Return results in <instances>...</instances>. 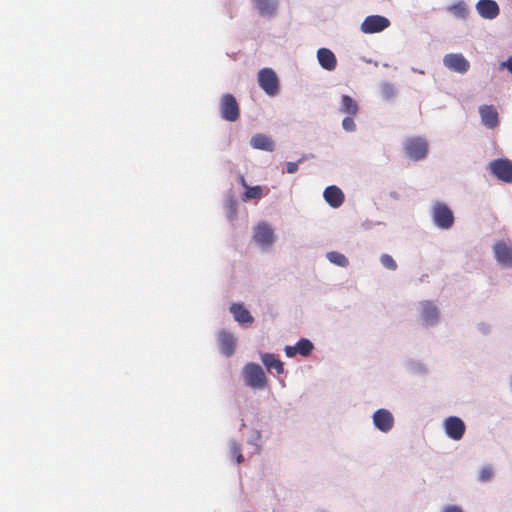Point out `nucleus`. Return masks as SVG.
Returning a JSON list of instances; mask_svg holds the SVG:
<instances>
[{
    "label": "nucleus",
    "mask_w": 512,
    "mask_h": 512,
    "mask_svg": "<svg viewBox=\"0 0 512 512\" xmlns=\"http://www.w3.org/2000/svg\"><path fill=\"white\" fill-rule=\"evenodd\" d=\"M253 239L261 246H269L275 240L274 232L270 225L267 223H261L255 228Z\"/></svg>",
    "instance_id": "12"
},
{
    "label": "nucleus",
    "mask_w": 512,
    "mask_h": 512,
    "mask_svg": "<svg viewBox=\"0 0 512 512\" xmlns=\"http://www.w3.org/2000/svg\"><path fill=\"white\" fill-rule=\"evenodd\" d=\"M390 26V20L381 15L367 16L361 24V31L365 34L379 33Z\"/></svg>",
    "instance_id": "6"
},
{
    "label": "nucleus",
    "mask_w": 512,
    "mask_h": 512,
    "mask_svg": "<svg viewBox=\"0 0 512 512\" xmlns=\"http://www.w3.org/2000/svg\"><path fill=\"white\" fill-rule=\"evenodd\" d=\"M253 3L262 16L274 15L278 6V0H253Z\"/></svg>",
    "instance_id": "20"
},
{
    "label": "nucleus",
    "mask_w": 512,
    "mask_h": 512,
    "mask_svg": "<svg viewBox=\"0 0 512 512\" xmlns=\"http://www.w3.org/2000/svg\"><path fill=\"white\" fill-rule=\"evenodd\" d=\"M476 10L482 18L490 20L495 19L500 13L499 6L494 0H479Z\"/></svg>",
    "instance_id": "13"
},
{
    "label": "nucleus",
    "mask_w": 512,
    "mask_h": 512,
    "mask_svg": "<svg viewBox=\"0 0 512 512\" xmlns=\"http://www.w3.org/2000/svg\"><path fill=\"white\" fill-rule=\"evenodd\" d=\"M325 201L333 208H338L344 202V194L337 186H328L323 193Z\"/></svg>",
    "instance_id": "16"
},
{
    "label": "nucleus",
    "mask_w": 512,
    "mask_h": 512,
    "mask_svg": "<svg viewBox=\"0 0 512 512\" xmlns=\"http://www.w3.org/2000/svg\"><path fill=\"white\" fill-rule=\"evenodd\" d=\"M287 173L293 174L297 172L298 170V163L297 162H288L286 165Z\"/></svg>",
    "instance_id": "33"
},
{
    "label": "nucleus",
    "mask_w": 512,
    "mask_h": 512,
    "mask_svg": "<svg viewBox=\"0 0 512 512\" xmlns=\"http://www.w3.org/2000/svg\"><path fill=\"white\" fill-rule=\"evenodd\" d=\"M243 376L247 386L254 389H263L267 384L265 373L256 363H248L243 368Z\"/></svg>",
    "instance_id": "1"
},
{
    "label": "nucleus",
    "mask_w": 512,
    "mask_h": 512,
    "mask_svg": "<svg viewBox=\"0 0 512 512\" xmlns=\"http://www.w3.org/2000/svg\"><path fill=\"white\" fill-rule=\"evenodd\" d=\"M406 154L413 160H421L426 157L428 152V143L424 138L411 137L404 144Z\"/></svg>",
    "instance_id": "4"
},
{
    "label": "nucleus",
    "mask_w": 512,
    "mask_h": 512,
    "mask_svg": "<svg viewBox=\"0 0 512 512\" xmlns=\"http://www.w3.org/2000/svg\"><path fill=\"white\" fill-rule=\"evenodd\" d=\"M220 113L221 117L229 122H235L239 119V105L232 94L226 93L222 96L220 100Z\"/></svg>",
    "instance_id": "3"
},
{
    "label": "nucleus",
    "mask_w": 512,
    "mask_h": 512,
    "mask_svg": "<svg viewBox=\"0 0 512 512\" xmlns=\"http://www.w3.org/2000/svg\"><path fill=\"white\" fill-rule=\"evenodd\" d=\"M218 342L222 354H224L227 357H230L234 353L236 347V340L231 333L224 330L220 331L218 333Z\"/></svg>",
    "instance_id": "14"
},
{
    "label": "nucleus",
    "mask_w": 512,
    "mask_h": 512,
    "mask_svg": "<svg viewBox=\"0 0 512 512\" xmlns=\"http://www.w3.org/2000/svg\"><path fill=\"white\" fill-rule=\"evenodd\" d=\"M285 353L288 357H293L295 356L298 352H297V347L296 345L295 346H287L285 348Z\"/></svg>",
    "instance_id": "34"
},
{
    "label": "nucleus",
    "mask_w": 512,
    "mask_h": 512,
    "mask_svg": "<svg viewBox=\"0 0 512 512\" xmlns=\"http://www.w3.org/2000/svg\"><path fill=\"white\" fill-rule=\"evenodd\" d=\"M482 123L490 129L495 128L498 123V113L492 105H483L479 108Z\"/></svg>",
    "instance_id": "15"
},
{
    "label": "nucleus",
    "mask_w": 512,
    "mask_h": 512,
    "mask_svg": "<svg viewBox=\"0 0 512 512\" xmlns=\"http://www.w3.org/2000/svg\"><path fill=\"white\" fill-rule=\"evenodd\" d=\"M443 512H463L462 509L455 505H449L445 507Z\"/></svg>",
    "instance_id": "35"
},
{
    "label": "nucleus",
    "mask_w": 512,
    "mask_h": 512,
    "mask_svg": "<svg viewBox=\"0 0 512 512\" xmlns=\"http://www.w3.org/2000/svg\"><path fill=\"white\" fill-rule=\"evenodd\" d=\"M230 458L235 459L238 464L244 461V457L241 452V447L238 443L232 441L230 444Z\"/></svg>",
    "instance_id": "28"
},
{
    "label": "nucleus",
    "mask_w": 512,
    "mask_h": 512,
    "mask_svg": "<svg viewBox=\"0 0 512 512\" xmlns=\"http://www.w3.org/2000/svg\"><path fill=\"white\" fill-rule=\"evenodd\" d=\"M327 258L329 259L330 262L340 267H346L349 264L347 257L344 254L337 251H331L327 253Z\"/></svg>",
    "instance_id": "25"
},
{
    "label": "nucleus",
    "mask_w": 512,
    "mask_h": 512,
    "mask_svg": "<svg viewBox=\"0 0 512 512\" xmlns=\"http://www.w3.org/2000/svg\"><path fill=\"white\" fill-rule=\"evenodd\" d=\"M433 221L441 229H449L454 224V215L451 209L442 202H436L432 209Z\"/></svg>",
    "instance_id": "2"
},
{
    "label": "nucleus",
    "mask_w": 512,
    "mask_h": 512,
    "mask_svg": "<svg viewBox=\"0 0 512 512\" xmlns=\"http://www.w3.org/2000/svg\"><path fill=\"white\" fill-rule=\"evenodd\" d=\"M230 312L233 314L234 319L241 325L252 324L254 321L250 312L242 304L233 303L230 306Z\"/></svg>",
    "instance_id": "18"
},
{
    "label": "nucleus",
    "mask_w": 512,
    "mask_h": 512,
    "mask_svg": "<svg viewBox=\"0 0 512 512\" xmlns=\"http://www.w3.org/2000/svg\"><path fill=\"white\" fill-rule=\"evenodd\" d=\"M261 360L269 371L275 370L277 374L284 372L283 362L275 354L265 353L262 354Z\"/></svg>",
    "instance_id": "21"
},
{
    "label": "nucleus",
    "mask_w": 512,
    "mask_h": 512,
    "mask_svg": "<svg viewBox=\"0 0 512 512\" xmlns=\"http://www.w3.org/2000/svg\"><path fill=\"white\" fill-rule=\"evenodd\" d=\"M444 429L449 438L458 441L463 437L466 426L459 417L451 416L445 420Z\"/></svg>",
    "instance_id": "9"
},
{
    "label": "nucleus",
    "mask_w": 512,
    "mask_h": 512,
    "mask_svg": "<svg viewBox=\"0 0 512 512\" xmlns=\"http://www.w3.org/2000/svg\"><path fill=\"white\" fill-rule=\"evenodd\" d=\"M264 196L263 188L259 185L257 186H248L245 189V192L242 196L243 201H248L251 199H260Z\"/></svg>",
    "instance_id": "24"
},
{
    "label": "nucleus",
    "mask_w": 512,
    "mask_h": 512,
    "mask_svg": "<svg viewBox=\"0 0 512 512\" xmlns=\"http://www.w3.org/2000/svg\"><path fill=\"white\" fill-rule=\"evenodd\" d=\"M492 174L499 180L512 182V162L508 159H496L489 164Z\"/></svg>",
    "instance_id": "7"
},
{
    "label": "nucleus",
    "mask_w": 512,
    "mask_h": 512,
    "mask_svg": "<svg viewBox=\"0 0 512 512\" xmlns=\"http://www.w3.org/2000/svg\"><path fill=\"white\" fill-rule=\"evenodd\" d=\"M438 317V309L433 303L428 301L422 303V319L426 324H435L438 321Z\"/></svg>",
    "instance_id": "22"
},
{
    "label": "nucleus",
    "mask_w": 512,
    "mask_h": 512,
    "mask_svg": "<svg viewBox=\"0 0 512 512\" xmlns=\"http://www.w3.org/2000/svg\"><path fill=\"white\" fill-rule=\"evenodd\" d=\"M500 69H507L510 73H512V56L500 64Z\"/></svg>",
    "instance_id": "32"
},
{
    "label": "nucleus",
    "mask_w": 512,
    "mask_h": 512,
    "mask_svg": "<svg viewBox=\"0 0 512 512\" xmlns=\"http://www.w3.org/2000/svg\"><path fill=\"white\" fill-rule=\"evenodd\" d=\"M250 144L254 149L264 150L272 152L275 148V144L273 140L264 135V134H256L252 136L250 140Z\"/></svg>",
    "instance_id": "19"
},
{
    "label": "nucleus",
    "mask_w": 512,
    "mask_h": 512,
    "mask_svg": "<svg viewBox=\"0 0 512 512\" xmlns=\"http://www.w3.org/2000/svg\"><path fill=\"white\" fill-rule=\"evenodd\" d=\"M260 87L270 96L278 92L279 81L276 73L270 68L261 69L258 73Z\"/></svg>",
    "instance_id": "5"
},
{
    "label": "nucleus",
    "mask_w": 512,
    "mask_h": 512,
    "mask_svg": "<svg viewBox=\"0 0 512 512\" xmlns=\"http://www.w3.org/2000/svg\"><path fill=\"white\" fill-rule=\"evenodd\" d=\"M382 265L389 270H396L397 263L389 254H382L380 257Z\"/></svg>",
    "instance_id": "30"
},
{
    "label": "nucleus",
    "mask_w": 512,
    "mask_h": 512,
    "mask_svg": "<svg viewBox=\"0 0 512 512\" xmlns=\"http://www.w3.org/2000/svg\"><path fill=\"white\" fill-rule=\"evenodd\" d=\"M373 423L381 432H389L394 425V417L390 411L379 409L373 414Z\"/></svg>",
    "instance_id": "11"
},
{
    "label": "nucleus",
    "mask_w": 512,
    "mask_h": 512,
    "mask_svg": "<svg viewBox=\"0 0 512 512\" xmlns=\"http://www.w3.org/2000/svg\"><path fill=\"white\" fill-rule=\"evenodd\" d=\"M359 107L357 102L348 95H343L341 98L340 111L348 116H356Z\"/></svg>",
    "instance_id": "23"
},
{
    "label": "nucleus",
    "mask_w": 512,
    "mask_h": 512,
    "mask_svg": "<svg viewBox=\"0 0 512 512\" xmlns=\"http://www.w3.org/2000/svg\"><path fill=\"white\" fill-rule=\"evenodd\" d=\"M317 58L322 68L328 71H332L336 68L337 59L330 49L320 48L317 51Z\"/></svg>",
    "instance_id": "17"
},
{
    "label": "nucleus",
    "mask_w": 512,
    "mask_h": 512,
    "mask_svg": "<svg viewBox=\"0 0 512 512\" xmlns=\"http://www.w3.org/2000/svg\"><path fill=\"white\" fill-rule=\"evenodd\" d=\"M496 260L507 267H512V245L505 241H498L493 247Z\"/></svg>",
    "instance_id": "10"
},
{
    "label": "nucleus",
    "mask_w": 512,
    "mask_h": 512,
    "mask_svg": "<svg viewBox=\"0 0 512 512\" xmlns=\"http://www.w3.org/2000/svg\"><path fill=\"white\" fill-rule=\"evenodd\" d=\"M239 183L241 184V186L243 188H247L249 185L247 184L246 180H245V177L243 175H240L239 176Z\"/></svg>",
    "instance_id": "36"
},
{
    "label": "nucleus",
    "mask_w": 512,
    "mask_h": 512,
    "mask_svg": "<svg viewBox=\"0 0 512 512\" xmlns=\"http://www.w3.org/2000/svg\"><path fill=\"white\" fill-rule=\"evenodd\" d=\"M355 116H346L343 120H342V127L344 130L348 131V132H352L356 129V125H355V122H354V118Z\"/></svg>",
    "instance_id": "31"
},
{
    "label": "nucleus",
    "mask_w": 512,
    "mask_h": 512,
    "mask_svg": "<svg viewBox=\"0 0 512 512\" xmlns=\"http://www.w3.org/2000/svg\"><path fill=\"white\" fill-rule=\"evenodd\" d=\"M297 352L302 356H308L313 350V344L308 339H300L297 344Z\"/></svg>",
    "instance_id": "27"
},
{
    "label": "nucleus",
    "mask_w": 512,
    "mask_h": 512,
    "mask_svg": "<svg viewBox=\"0 0 512 512\" xmlns=\"http://www.w3.org/2000/svg\"><path fill=\"white\" fill-rule=\"evenodd\" d=\"M449 11L452 12L456 17L466 18L468 15V8L464 1H459L449 7Z\"/></svg>",
    "instance_id": "26"
},
{
    "label": "nucleus",
    "mask_w": 512,
    "mask_h": 512,
    "mask_svg": "<svg viewBox=\"0 0 512 512\" xmlns=\"http://www.w3.org/2000/svg\"><path fill=\"white\" fill-rule=\"evenodd\" d=\"M494 476V470L493 467L490 465H486L482 467L478 474V479L480 482H488L490 481Z\"/></svg>",
    "instance_id": "29"
},
{
    "label": "nucleus",
    "mask_w": 512,
    "mask_h": 512,
    "mask_svg": "<svg viewBox=\"0 0 512 512\" xmlns=\"http://www.w3.org/2000/svg\"><path fill=\"white\" fill-rule=\"evenodd\" d=\"M446 68L457 73H466L470 68L469 61L460 53L446 54L443 58Z\"/></svg>",
    "instance_id": "8"
}]
</instances>
